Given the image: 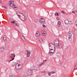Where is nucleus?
<instances>
[{"label": "nucleus", "mask_w": 77, "mask_h": 77, "mask_svg": "<svg viewBox=\"0 0 77 77\" xmlns=\"http://www.w3.org/2000/svg\"><path fill=\"white\" fill-rule=\"evenodd\" d=\"M11 58V60H9V62H11V61H12L13 60H14V57H15V55L14 54H11L9 56Z\"/></svg>", "instance_id": "obj_6"}, {"label": "nucleus", "mask_w": 77, "mask_h": 77, "mask_svg": "<svg viewBox=\"0 0 77 77\" xmlns=\"http://www.w3.org/2000/svg\"><path fill=\"white\" fill-rule=\"evenodd\" d=\"M27 74L29 75H31L32 74V70L30 69H28Z\"/></svg>", "instance_id": "obj_8"}, {"label": "nucleus", "mask_w": 77, "mask_h": 77, "mask_svg": "<svg viewBox=\"0 0 77 77\" xmlns=\"http://www.w3.org/2000/svg\"><path fill=\"white\" fill-rule=\"evenodd\" d=\"M22 77H26V76L24 75H23V76H22Z\"/></svg>", "instance_id": "obj_41"}, {"label": "nucleus", "mask_w": 77, "mask_h": 77, "mask_svg": "<svg viewBox=\"0 0 77 77\" xmlns=\"http://www.w3.org/2000/svg\"><path fill=\"white\" fill-rule=\"evenodd\" d=\"M59 44V40H58V39H56L54 41V44L55 45V47L58 44Z\"/></svg>", "instance_id": "obj_9"}, {"label": "nucleus", "mask_w": 77, "mask_h": 77, "mask_svg": "<svg viewBox=\"0 0 77 77\" xmlns=\"http://www.w3.org/2000/svg\"><path fill=\"white\" fill-rule=\"evenodd\" d=\"M44 32V31H43V30H42L41 31V33L42 34Z\"/></svg>", "instance_id": "obj_36"}, {"label": "nucleus", "mask_w": 77, "mask_h": 77, "mask_svg": "<svg viewBox=\"0 0 77 77\" xmlns=\"http://www.w3.org/2000/svg\"><path fill=\"white\" fill-rule=\"evenodd\" d=\"M61 12L63 13V14H65V12H64V11H62Z\"/></svg>", "instance_id": "obj_38"}, {"label": "nucleus", "mask_w": 77, "mask_h": 77, "mask_svg": "<svg viewBox=\"0 0 77 77\" xmlns=\"http://www.w3.org/2000/svg\"><path fill=\"white\" fill-rule=\"evenodd\" d=\"M17 16L18 18H20V19H21V16L18 15Z\"/></svg>", "instance_id": "obj_35"}, {"label": "nucleus", "mask_w": 77, "mask_h": 77, "mask_svg": "<svg viewBox=\"0 0 77 77\" xmlns=\"http://www.w3.org/2000/svg\"><path fill=\"white\" fill-rule=\"evenodd\" d=\"M5 48H4V47H2L1 48V51H5Z\"/></svg>", "instance_id": "obj_16"}, {"label": "nucleus", "mask_w": 77, "mask_h": 77, "mask_svg": "<svg viewBox=\"0 0 77 77\" xmlns=\"http://www.w3.org/2000/svg\"><path fill=\"white\" fill-rule=\"evenodd\" d=\"M56 19H57V20H60V18H59V17H56Z\"/></svg>", "instance_id": "obj_30"}, {"label": "nucleus", "mask_w": 77, "mask_h": 77, "mask_svg": "<svg viewBox=\"0 0 77 77\" xmlns=\"http://www.w3.org/2000/svg\"><path fill=\"white\" fill-rule=\"evenodd\" d=\"M39 41L40 42H43V40H42V39L41 38H39Z\"/></svg>", "instance_id": "obj_18"}, {"label": "nucleus", "mask_w": 77, "mask_h": 77, "mask_svg": "<svg viewBox=\"0 0 77 77\" xmlns=\"http://www.w3.org/2000/svg\"><path fill=\"white\" fill-rule=\"evenodd\" d=\"M43 63H42L41 64H40L39 65V66H42V65H43Z\"/></svg>", "instance_id": "obj_32"}, {"label": "nucleus", "mask_w": 77, "mask_h": 77, "mask_svg": "<svg viewBox=\"0 0 77 77\" xmlns=\"http://www.w3.org/2000/svg\"><path fill=\"white\" fill-rule=\"evenodd\" d=\"M2 2V0H0V3Z\"/></svg>", "instance_id": "obj_42"}, {"label": "nucleus", "mask_w": 77, "mask_h": 77, "mask_svg": "<svg viewBox=\"0 0 77 77\" xmlns=\"http://www.w3.org/2000/svg\"><path fill=\"white\" fill-rule=\"evenodd\" d=\"M39 21L40 23H41L42 24H44L45 23V20L42 17L39 20Z\"/></svg>", "instance_id": "obj_7"}, {"label": "nucleus", "mask_w": 77, "mask_h": 77, "mask_svg": "<svg viewBox=\"0 0 77 77\" xmlns=\"http://www.w3.org/2000/svg\"><path fill=\"white\" fill-rule=\"evenodd\" d=\"M34 22L35 23H37V22H38V19H35L34 20Z\"/></svg>", "instance_id": "obj_24"}, {"label": "nucleus", "mask_w": 77, "mask_h": 77, "mask_svg": "<svg viewBox=\"0 0 77 77\" xmlns=\"http://www.w3.org/2000/svg\"><path fill=\"white\" fill-rule=\"evenodd\" d=\"M56 56H58V57H59L60 56V54L59 53H57L56 54Z\"/></svg>", "instance_id": "obj_21"}, {"label": "nucleus", "mask_w": 77, "mask_h": 77, "mask_svg": "<svg viewBox=\"0 0 77 77\" xmlns=\"http://www.w3.org/2000/svg\"><path fill=\"white\" fill-rule=\"evenodd\" d=\"M3 40H4V41H7L6 36H4L3 38Z\"/></svg>", "instance_id": "obj_20"}, {"label": "nucleus", "mask_w": 77, "mask_h": 77, "mask_svg": "<svg viewBox=\"0 0 77 77\" xmlns=\"http://www.w3.org/2000/svg\"><path fill=\"white\" fill-rule=\"evenodd\" d=\"M72 22L71 21H69V24H72Z\"/></svg>", "instance_id": "obj_27"}, {"label": "nucleus", "mask_w": 77, "mask_h": 77, "mask_svg": "<svg viewBox=\"0 0 77 77\" xmlns=\"http://www.w3.org/2000/svg\"><path fill=\"white\" fill-rule=\"evenodd\" d=\"M50 73H51V74H54V73H55V72H52Z\"/></svg>", "instance_id": "obj_34"}, {"label": "nucleus", "mask_w": 77, "mask_h": 77, "mask_svg": "<svg viewBox=\"0 0 77 77\" xmlns=\"http://www.w3.org/2000/svg\"><path fill=\"white\" fill-rule=\"evenodd\" d=\"M64 23L66 24H68L69 23V21L68 20H66L64 21Z\"/></svg>", "instance_id": "obj_15"}, {"label": "nucleus", "mask_w": 77, "mask_h": 77, "mask_svg": "<svg viewBox=\"0 0 77 77\" xmlns=\"http://www.w3.org/2000/svg\"><path fill=\"white\" fill-rule=\"evenodd\" d=\"M26 52H27V57H29L30 56V54H31L30 52L28 50H26Z\"/></svg>", "instance_id": "obj_11"}, {"label": "nucleus", "mask_w": 77, "mask_h": 77, "mask_svg": "<svg viewBox=\"0 0 77 77\" xmlns=\"http://www.w3.org/2000/svg\"><path fill=\"white\" fill-rule=\"evenodd\" d=\"M75 25L76 26V27H77V20L75 21Z\"/></svg>", "instance_id": "obj_25"}, {"label": "nucleus", "mask_w": 77, "mask_h": 77, "mask_svg": "<svg viewBox=\"0 0 77 77\" xmlns=\"http://www.w3.org/2000/svg\"><path fill=\"white\" fill-rule=\"evenodd\" d=\"M8 3L10 6H12V8L15 10H18L19 9V8L17 6L14 4V2L10 1L8 2Z\"/></svg>", "instance_id": "obj_1"}, {"label": "nucleus", "mask_w": 77, "mask_h": 77, "mask_svg": "<svg viewBox=\"0 0 77 77\" xmlns=\"http://www.w3.org/2000/svg\"><path fill=\"white\" fill-rule=\"evenodd\" d=\"M50 51L49 53H51V54H53L55 53V50L53 49H50Z\"/></svg>", "instance_id": "obj_10"}, {"label": "nucleus", "mask_w": 77, "mask_h": 77, "mask_svg": "<svg viewBox=\"0 0 77 77\" xmlns=\"http://www.w3.org/2000/svg\"><path fill=\"white\" fill-rule=\"evenodd\" d=\"M43 36H45L46 35V32L44 31V32L42 34Z\"/></svg>", "instance_id": "obj_23"}, {"label": "nucleus", "mask_w": 77, "mask_h": 77, "mask_svg": "<svg viewBox=\"0 0 77 77\" xmlns=\"http://www.w3.org/2000/svg\"><path fill=\"white\" fill-rule=\"evenodd\" d=\"M57 26L58 27H61V23L60 21H59L58 22Z\"/></svg>", "instance_id": "obj_12"}, {"label": "nucleus", "mask_w": 77, "mask_h": 77, "mask_svg": "<svg viewBox=\"0 0 77 77\" xmlns=\"http://www.w3.org/2000/svg\"><path fill=\"white\" fill-rule=\"evenodd\" d=\"M75 69H77V65H75L74 67V70H75Z\"/></svg>", "instance_id": "obj_26"}, {"label": "nucleus", "mask_w": 77, "mask_h": 77, "mask_svg": "<svg viewBox=\"0 0 77 77\" xmlns=\"http://www.w3.org/2000/svg\"><path fill=\"white\" fill-rule=\"evenodd\" d=\"M39 32H37L35 34L36 36L37 37H38V36H39Z\"/></svg>", "instance_id": "obj_14"}, {"label": "nucleus", "mask_w": 77, "mask_h": 77, "mask_svg": "<svg viewBox=\"0 0 77 77\" xmlns=\"http://www.w3.org/2000/svg\"><path fill=\"white\" fill-rule=\"evenodd\" d=\"M42 26H43V27H44V28H47V26H45V25L44 24L42 25Z\"/></svg>", "instance_id": "obj_28"}, {"label": "nucleus", "mask_w": 77, "mask_h": 77, "mask_svg": "<svg viewBox=\"0 0 77 77\" xmlns=\"http://www.w3.org/2000/svg\"><path fill=\"white\" fill-rule=\"evenodd\" d=\"M10 21H11V23H12V24H14L16 22V21H15L14 20H13V19H11L10 20Z\"/></svg>", "instance_id": "obj_13"}, {"label": "nucleus", "mask_w": 77, "mask_h": 77, "mask_svg": "<svg viewBox=\"0 0 77 77\" xmlns=\"http://www.w3.org/2000/svg\"><path fill=\"white\" fill-rule=\"evenodd\" d=\"M72 32L71 31L69 32L68 35V40L71 41L72 40Z\"/></svg>", "instance_id": "obj_3"}, {"label": "nucleus", "mask_w": 77, "mask_h": 77, "mask_svg": "<svg viewBox=\"0 0 77 77\" xmlns=\"http://www.w3.org/2000/svg\"><path fill=\"white\" fill-rule=\"evenodd\" d=\"M13 76L12 75H10L9 76V77H12Z\"/></svg>", "instance_id": "obj_40"}, {"label": "nucleus", "mask_w": 77, "mask_h": 77, "mask_svg": "<svg viewBox=\"0 0 77 77\" xmlns=\"http://www.w3.org/2000/svg\"><path fill=\"white\" fill-rule=\"evenodd\" d=\"M47 61V60H44L43 62L42 63L43 64H44V63H45V62H46V61Z\"/></svg>", "instance_id": "obj_29"}, {"label": "nucleus", "mask_w": 77, "mask_h": 77, "mask_svg": "<svg viewBox=\"0 0 77 77\" xmlns=\"http://www.w3.org/2000/svg\"><path fill=\"white\" fill-rule=\"evenodd\" d=\"M72 12L73 14H75V11H72Z\"/></svg>", "instance_id": "obj_37"}, {"label": "nucleus", "mask_w": 77, "mask_h": 77, "mask_svg": "<svg viewBox=\"0 0 77 77\" xmlns=\"http://www.w3.org/2000/svg\"><path fill=\"white\" fill-rule=\"evenodd\" d=\"M23 18H22V20H23V21H26V17H24V15H23Z\"/></svg>", "instance_id": "obj_22"}, {"label": "nucleus", "mask_w": 77, "mask_h": 77, "mask_svg": "<svg viewBox=\"0 0 77 77\" xmlns=\"http://www.w3.org/2000/svg\"><path fill=\"white\" fill-rule=\"evenodd\" d=\"M55 14L56 16H57L58 17L60 15V14L59 13H57L56 12H55Z\"/></svg>", "instance_id": "obj_17"}, {"label": "nucleus", "mask_w": 77, "mask_h": 77, "mask_svg": "<svg viewBox=\"0 0 77 77\" xmlns=\"http://www.w3.org/2000/svg\"><path fill=\"white\" fill-rule=\"evenodd\" d=\"M21 38L22 40H23V41H25V38H24V36H23V35H22L21 36Z\"/></svg>", "instance_id": "obj_19"}, {"label": "nucleus", "mask_w": 77, "mask_h": 77, "mask_svg": "<svg viewBox=\"0 0 77 77\" xmlns=\"http://www.w3.org/2000/svg\"><path fill=\"white\" fill-rule=\"evenodd\" d=\"M22 68V64H21L18 63L15 65V69L16 70H19Z\"/></svg>", "instance_id": "obj_2"}, {"label": "nucleus", "mask_w": 77, "mask_h": 77, "mask_svg": "<svg viewBox=\"0 0 77 77\" xmlns=\"http://www.w3.org/2000/svg\"><path fill=\"white\" fill-rule=\"evenodd\" d=\"M14 25L15 26H18V24H17V23H15L14 24Z\"/></svg>", "instance_id": "obj_31"}, {"label": "nucleus", "mask_w": 77, "mask_h": 77, "mask_svg": "<svg viewBox=\"0 0 77 77\" xmlns=\"http://www.w3.org/2000/svg\"><path fill=\"white\" fill-rule=\"evenodd\" d=\"M56 48H57V49H61V48H62L63 47V45L61 44V43H59L57 45H56Z\"/></svg>", "instance_id": "obj_5"}, {"label": "nucleus", "mask_w": 77, "mask_h": 77, "mask_svg": "<svg viewBox=\"0 0 77 77\" xmlns=\"http://www.w3.org/2000/svg\"><path fill=\"white\" fill-rule=\"evenodd\" d=\"M50 50H55V46L51 43H49V45Z\"/></svg>", "instance_id": "obj_4"}, {"label": "nucleus", "mask_w": 77, "mask_h": 77, "mask_svg": "<svg viewBox=\"0 0 77 77\" xmlns=\"http://www.w3.org/2000/svg\"><path fill=\"white\" fill-rule=\"evenodd\" d=\"M4 8H5V9H8V8L6 6H5L4 7Z\"/></svg>", "instance_id": "obj_39"}, {"label": "nucleus", "mask_w": 77, "mask_h": 77, "mask_svg": "<svg viewBox=\"0 0 77 77\" xmlns=\"http://www.w3.org/2000/svg\"><path fill=\"white\" fill-rule=\"evenodd\" d=\"M48 75H49V76H51V73L50 72H48Z\"/></svg>", "instance_id": "obj_33"}]
</instances>
